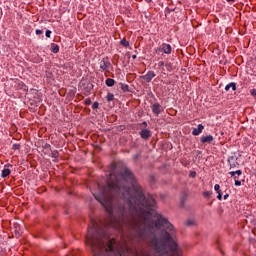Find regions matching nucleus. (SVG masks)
I'll return each instance as SVG.
<instances>
[{
    "label": "nucleus",
    "mask_w": 256,
    "mask_h": 256,
    "mask_svg": "<svg viewBox=\"0 0 256 256\" xmlns=\"http://www.w3.org/2000/svg\"><path fill=\"white\" fill-rule=\"evenodd\" d=\"M171 51H172V48L169 44L167 43H163L161 44L156 50H155V53L156 55H163V53L165 55H171Z\"/></svg>",
    "instance_id": "f257e3e1"
},
{
    "label": "nucleus",
    "mask_w": 256,
    "mask_h": 256,
    "mask_svg": "<svg viewBox=\"0 0 256 256\" xmlns=\"http://www.w3.org/2000/svg\"><path fill=\"white\" fill-rule=\"evenodd\" d=\"M109 67H111V62H109V59L103 58V59L100 61V69H101L102 71H107V69H109Z\"/></svg>",
    "instance_id": "f03ea898"
},
{
    "label": "nucleus",
    "mask_w": 256,
    "mask_h": 256,
    "mask_svg": "<svg viewBox=\"0 0 256 256\" xmlns=\"http://www.w3.org/2000/svg\"><path fill=\"white\" fill-rule=\"evenodd\" d=\"M154 77H155V72L148 71L146 75L141 76L140 78H142L145 81V83H151Z\"/></svg>",
    "instance_id": "7ed1b4c3"
},
{
    "label": "nucleus",
    "mask_w": 256,
    "mask_h": 256,
    "mask_svg": "<svg viewBox=\"0 0 256 256\" xmlns=\"http://www.w3.org/2000/svg\"><path fill=\"white\" fill-rule=\"evenodd\" d=\"M203 129H205V127L203 126V124H199L198 128H194L192 131V135H201V133H203Z\"/></svg>",
    "instance_id": "20e7f679"
},
{
    "label": "nucleus",
    "mask_w": 256,
    "mask_h": 256,
    "mask_svg": "<svg viewBox=\"0 0 256 256\" xmlns=\"http://www.w3.org/2000/svg\"><path fill=\"white\" fill-rule=\"evenodd\" d=\"M140 137L142 139H149V137H151V131L144 129L140 132Z\"/></svg>",
    "instance_id": "39448f33"
},
{
    "label": "nucleus",
    "mask_w": 256,
    "mask_h": 256,
    "mask_svg": "<svg viewBox=\"0 0 256 256\" xmlns=\"http://www.w3.org/2000/svg\"><path fill=\"white\" fill-rule=\"evenodd\" d=\"M161 105L160 104H154L152 105V112L155 114V115H159V113H161Z\"/></svg>",
    "instance_id": "423d86ee"
},
{
    "label": "nucleus",
    "mask_w": 256,
    "mask_h": 256,
    "mask_svg": "<svg viewBox=\"0 0 256 256\" xmlns=\"http://www.w3.org/2000/svg\"><path fill=\"white\" fill-rule=\"evenodd\" d=\"M201 143H213V136H202L200 139Z\"/></svg>",
    "instance_id": "0eeeda50"
},
{
    "label": "nucleus",
    "mask_w": 256,
    "mask_h": 256,
    "mask_svg": "<svg viewBox=\"0 0 256 256\" xmlns=\"http://www.w3.org/2000/svg\"><path fill=\"white\" fill-rule=\"evenodd\" d=\"M229 89H232V91H237V84L235 82H231L225 86V91H229Z\"/></svg>",
    "instance_id": "6e6552de"
},
{
    "label": "nucleus",
    "mask_w": 256,
    "mask_h": 256,
    "mask_svg": "<svg viewBox=\"0 0 256 256\" xmlns=\"http://www.w3.org/2000/svg\"><path fill=\"white\" fill-rule=\"evenodd\" d=\"M11 175V170L5 166V168L2 170L1 177H9Z\"/></svg>",
    "instance_id": "1a4fd4ad"
},
{
    "label": "nucleus",
    "mask_w": 256,
    "mask_h": 256,
    "mask_svg": "<svg viewBox=\"0 0 256 256\" xmlns=\"http://www.w3.org/2000/svg\"><path fill=\"white\" fill-rule=\"evenodd\" d=\"M229 175H231V177H234V179H237V176L235 175H238V176L243 175V171L237 170L235 172H229Z\"/></svg>",
    "instance_id": "9d476101"
},
{
    "label": "nucleus",
    "mask_w": 256,
    "mask_h": 256,
    "mask_svg": "<svg viewBox=\"0 0 256 256\" xmlns=\"http://www.w3.org/2000/svg\"><path fill=\"white\" fill-rule=\"evenodd\" d=\"M52 53H59V46L55 43L51 44Z\"/></svg>",
    "instance_id": "9b49d317"
},
{
    "label": "nucleus",
    "mask_w": 256,
    "mask_h": 256,
    "mask_svg": "<svg viewBox=\"0 0 256 256\" xmlns=\"http://www.w3.org/2000/svg\"><path fill=\"white\" fill-rule=\"evenodd\" d=\"M106 85L107 87H113V85H115V80L111 78L106 79Z\"/></svg>",
    "instance_id": "f8f14e48"
},
{
    "label": "nucleus",
    "mask_w": 256,
    "mask_h": 256,
    "mask_svg": "<svg viewBox=\"0 0 256 256\" xmlns=\"http://www.w3.org/2000/svg\"><path fill=\"white\" fill-rule=\"evenodd\" d=\"M120 89H122V91L124 93H127V91H129V85H127V84H120Z\"/></svg>",
    "instance_id": "ddd939ff"
},
{
    "label": "nucleus",
    "mask_w": 256,
    "mask_h": 256,
    "mask_svg": "<svg viewBox=\"0 0 256 256\" xmlns=\"http://www.w3.org/2000/svg\"><path fill=\"white\" fill-rule=\"evenodd\" d=\"M106 99L108 102H111L113 101V99H115V95H113L112 93H108Z\"/></svg>",
    "instance_id": "4468645a"
},
{
    "label": "nucleus",
    "mask_w": 256,
    "mask_h": 256,
    "mask_svg": "<svg viewBox=\"0 0 256 256\" xmlns=\"http://www.w3.org/2000/svg\"><path fill=\"white\" fill-rule=\"evenodd\" d=\"M120 43L123 47H129V41H127L126 39L121 40Z\"/></svg>",
    "instance_id": "2eb2a0df"
},
{
    "label": "nucleus",
    "mask_w": 256,
    "mask_h": 256,
    "mask_svg": "<svg viewBox=\"0 0 256 256\" xmlns=\"http://www.w3.org/2000/svg\"><path fill=\"white\" fill-rule=\"evenodd\" d=\"M214 189L217 193H221V186L219 184H215Z\"/></svg>",
    "instance_id": "dca6fc26"
},
{
    "label": "nucleus",
    "mask_w": 256,
    "mask_h": 256,
    "mask_svg": "<svg viewBox=\"0 0 256 256\" xmlns=\"http://www.w3.org/2000/svg\"><path fill=\"white\" fill-rule=\"evenodd\" d=\"M21 145L19 144H14L12 149H14V151H17V149H20Z\"/></svg>",
    "instance_id": "f3484780"
},
{
    "label": "nucleus",
    "mask_w": 256,
    "mask_h": 256,
    "mask_svg": "<svg viewBox=\"0 0 256 256\" xmlns=\"http://www.w3.org/2000/svg\"><path fill=\"white\" fill-rule=\"evenodd\" d=\"M99 108V103L98 102H95L93 105H92V109H98Z\"/></svg>",
    "instance_id": "a211bd4d"
},
{
    "label": "nucleus",
    "mask_w": 256,
    "mask_h": 256,
    "mask_svg": "<svg viewBox=\"0 0 256 256\" xmlns=\"http://www.w3.org/2000/svg\"><path fill=\"white\" fill-rule=\"evenodd\" d=\"M250 94L252 95V97H256V89H252L250 91Z\"/></svg>",
    "instance_id": "6ab92c4d"
},
{
    "label": "nucleus",
    "mask_w": 256,
    "mask_h": 256,
    "mask_svg": "<svg viewBox=\"0 0 256 256\" xmlns=\"http://www.w3.org/2000/svg\"><path fill=\"white\" fill-rule=\"evenodd\" d=\"M234 180H235V185H236V187H240L241 181L237 180V178L234 179Z\"/></svg>",
    "instance_id": "aec40b11"
},
{
    "label": "nucleus",
    "mask_w": 256,
    "mask_h": 256,
    "mask_svg": "<svg viewBox=\"0 0 256 256\" xmlns=\"http://www.w3.org/2000/svg\"><path fill=\"white\" fill-rule=\"evenodd\" d=\"M85 104H86V105H91V99L87 98V99L85 100Z\"/></svg>",
    "instance_id": "412c9836"
},
{
    "label": "nucleus",
    "mask_w": 256,
    "mask_h": 256,
    "mask_svg": "<svg viewBox=\"0 0 256 256\" xmlns=\"http://www.w3.org/2000/svg\"><path fill=\"white\" fill-rule=\"evenodd\" d=\"M204 197H210L211 196V193H209L208 191L204 192L203 193Z\"/></svg>",
    "instance_id": "4be33fe9"
},
{
    "label": "nucleus",
    "mask_w": 256,
    "mask_h": 256,
    "mask_svg": "<svg viewBox=\"0 0 256 256\" xmlns=\"http://www.w3.org/2000/svg\"><path fill=\"white\" fill-rule=\"evenodd\" d=\"M217 199H219V201H221V199H223V195H221V192L218 193Z\"/></svg>",
    "instance_id": "5701e85b"
},
{
    "label": "nucleus",
    "mask_w": 256,
    "mask_h": 256,
    "mask_svg": "<svg viewBox=\"0 0 256 256\" xmlns=\"http://www.w3.org/2000/svg\"><path fill=\"white\" fill-rule=\"evenodd\" d=\"M36 35H43V31L42 30H36Z\"/></svg>",
    "instance_id": "b1692460"
},
{
    "label": "nucleus",
    "mask_w": 256,
    "mask_h": 256,
    "mask_svg": "<svg viewBox=\"0 0 256 256\" xmlns=\"http://www.w3.org/2000/svg\"><path fill=\"white\" fill-rule=\"evenodd\" d=\"M46 37H48V38L51 37V31L50 30L46 31Z\"/></svg>",
    "instance_id": "393cba45"
},
{
    "label": "nucleus",
    "mask_w": 256,
    "mask_h": 256,
    "mask_svg": "<svg viewBox=\"0 0 256 256\" xmlns=\"http://www.w3.org/2000/svg\"><path fill=\"white\" fill-rule=\"evenodd\" d=\"M158 65H159V67H163V66L165 65V62L160 61V62L158 63Z\"/></svg>",
    "instance_id": "a878e982"
},
{
    "label": "nucleus",
    "mask_w": 256,
    "mask_h": 256,
    "mask_svg": "<svg viewBox=\"0 0 256 256\" xmlns=\"http://www.w3.org/2000/svg\"><path fill=\"white\" fill-rule=\"evenodd\" d=\"M228 198H229V194H225L224 199H228Z\"/></svg>",
    "instance_id": "bb28decb"
},
{
    "label": "nucleus",
    "mask_w": 256,
    "mask_h": 256,
    "mask_svg": "<svg viewBox=\"0 0 256 256\" xmlns=\"http://www.w3.org/2000/svg\"><path fill=\"white\" fill-rule=\"evenodd\" d=\"M132 59H137V55H132Z\"/></svg>",
    "instance_id": "cd10ccee"
},
{
    "label": "nucleus",
    "mask_w": 256,
    "mask_h": 256,
    "mask_svg": "<svg viewBox=\"0 0 256 256\" xmlns=\"http://www.w3.org/2000/svg\"><path fill=\"white\" fill-rule=\"evenodd\" d=\"M191 176H192V177H195V172H192V173H191Z\"/></svg>",
    "instance_id": "c85d7f7f"
},
{
    "label": "nucleus",
    "mask_w": 256,
    "mask_h": 256,
    "mask_svg": "<svg viewBox=\"0 0 256 256\" xmlns=\"http://www.w3.org/2000/svg\"><path fill=\"white\" fill-rule=\"evenodd\" d=\"M143 125H144L145 127H147V122H143Z\"/></svg>",
    "instance_id": "c756f323"
},
{
    "label": "nucleus",
    "mask_w": 256,
    "mask_h": 256,
    "mask_svg": "<svg viewBox=\"0 0 256 256\" xmlns=\"http://www.w3.org/2000/svg\"><path fill=\"white\" fill-rule=\"evenodd\" d=\"M229 2H233V1H235V0H228Z\"/></svg>",
    "instance_id": "7c9ffc66"
}]
</instances>
